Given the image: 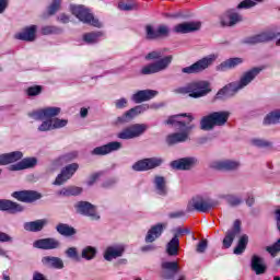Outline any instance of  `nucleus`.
<instances>
[{"mask_svg": "<svg viewBox=\"0 0 280 280\" xmlns=\"http://www.w3.org/2000/svg\"><path fill=\"white\" fill-rule=\"evenodd\" d=\"M194 121V116L191 114H178L171 116L166 124L168 126H174V128H179L183 130L180 132L171 133L166 137V143L168 145H175V143H185L189 140V135L194 130V125L190 122Z\"/></svg>", "mask_w": 280, "mask_h": 280, "instance_id": "obj_1", "label": "nucleus"}, {"mask_svg": "<svg viewBox=\"0 0 280 280\" xmlns=\"http://www.w3.org/2000/svg\"><path fill=\"white\" fill-rule=\"evenodd\" d=\"M260 71L261 69L259 68H253L252 70L245 72L238 82L230 83L229 85H225L223 89L219 90L215 95V100H226V97H231V95H234V93H237V91H242V89L248 86V84L254 81L257 75H259Z\"/></svg>", "mask_w": 280, "mask_h": 280, "instance_id": "obj_2", "label": "nucleus"}, {"mask_svg": "<svg viewBox=\"0 0 280 280\" xmlns=\"http://www.w3.org/2000/svg\"><path fill=\"white\" fill-rule=\"evenodd\" d=\"M175 93H179L180 95H189V97H194V100H198L200 97H205L211 93V83L209 81H192L185 86H180L175 89Z\"/></svg>", "mask_w": 280, "mask_h": 280, "instance_id": "obj_3", "label": "nucleus"}, {"mask_svg": "<svg viewBox=\"0 0 280 280\" xmlns=\"http://www.w3.org/2000/svg\"><path fill=\"white\" fill-rule=\"evenodd\" d=\"M57 115H60V107H46L44 109L32 112L30 117L36 121H43L38 127V130L39 132H47L49 130H54L51 117H57ZM44 119L46 120L44 121Z\"/></svg>", "mask_w": 280, "mask_h": 280, "instance_id": "obj_4", "label": "nucleus"}, {"mask_svg": "<svg viewBox=\"0 0 280 280\" xmlns=\"http://www.w3.org/2000/svg\"><path fill=\"white\" fill-rule=\"evenodd\" d=\"M231 113L229 112H213L201 118V130H213L215 126H224L229 121Z\"/></svg>", "mask_w": 280, "mask_h": 280, "instance_id": "obj_5", "label": "nucleus"}, {"mask_svg": "<svg viewBox=\"0 0 280 280\" xmlns=\"http://www.w3.org/2000/svg\"><path fill=\"white\" fill-rule=\"evenodd\" d=\"M215 60H218V56L208 55L207 57L199 59L197 62L183 68L182 73H186L188 75H191L194 73H202V71L209 69V67H211V65H213Z\"/></svg>", "mask_w": 280, "mask_h": 280, "instance_id": "obj_6", "label": "nucleus"}, {"mask_svg": "<svg viewBox=\"0 0 280 280\" xmlns=\"http://www.w3.org/2000/svg\"><path fill=\"white\" fill-rule=\"evenodd\" d=\"M71 12L82 23H88L89 25H93V27H102V22L95 19L86 8L82 5H72Z\"/></svg>", "mask_w": 280, "mask_h": 280, "instance_id": "obj_7", "label": "nucleus"}, {"mask_svg": "<svg viewBox=\"0 0 280 280\" xmlns=\"http://www.w3.org/2000/svg\"><path fill=\"white\" fill-rule=\"evenodd\" d=\"M218 201H213L209 198L205 197H195L188 203V209H195V211H199L200 213H207V211H211V209H215Z\"/></svg>", "mask_w": 280, "mask_h": 280, "instance_id": "obj_8", "label": "nucleus"}, {"mask_svg": "<svg viewBox=\"0 0 280 280\" xmlns=\"http://www.w3.org/2000/svg\"><path fill=\"white\" fill-rule=\"evenodd\" d=\"M173 57L172 56H166L153 63H149L144 66L141 69V73L143 75H152V73H161V71H165L170 65H172Z\"/></svg>", "mask_w": 280, "mask_h": 280, "instance_id": "obj_9", "label": "nucleus"}, {"mask_svg": "<svg viewBox=\"0 0 280 280\" xmlns=\"http://www.w3.org/2000/svg\"><path fill=\"white\" fill-rule=\"evenodd\" d=\"M148 130V125L145 124H135L127 128H125L122 131L117 133L118 139H137V137H141Z\"/></svg>", "mask_w": 280, "mask_h": 280, "instance_id": "obj_10", "label": "nucleus"}, {"mask_svg": "<svg viewBox=\"0 0 280 280\" xmlns=\"http://www.w3.org/2000/svg\"><path fill=\"white\" fill-rule=\"evenodd\" d=\"M162 164H163V159L150 158V159H144L136 162L132 165V170H135V172H148V170H154V167H159Z\"/></svg>", "mask_w": 280, "mask_h": 280, "instance_id": "obj_11", "label": "nucleus"}, {"mask_svg": "<svg viewBox=\"0 0 280 280\" xmlns=\"http://www.w3.org/2000/svg\"><path fill=\"white\" fill-rule=\"evenodd\" d=\"M279 36V34L272 30H268L265 32H261L257 35H253L250 37H247L245 39V43H247V45H257L259 43H269V40H275V38H277Z\"/></svg>", "mask_w": 280, "mask_h": 280, "instance_id": "obj_12", "label": "nucleus"}, {"mask_svg": "<svg viewBox=\"0 0 280 280\" xmlns=\"http://www.w3.org/2000/svg\"><path fill=\"white\" fill-rule=\"evenodd\" d=\"M244 18L242 14L237 13L235 10H229L221 16V25L223 27H233V25H237V23H242Z\"/></svg>", "mask_w": 280, "mask_h": 280, "instance_id": "obj_13", "label": "nucleus"}, {"mask_svg": "<svg viewBox=\"0 0 280 280\" xmlns=\"http://www.w3.org/2000/svg\"><path fill=\"white\" fill-rule=\"evenodd\" d=\"M78 213L82 215H89L92 220H100V215L95 210V207L86 201H80L75 205Z\"/></svg>", "mask_w": 280, "mask_h": 280, "instance_id": "obj_14", "label": "nucleus"}, {"mask_svg": "<svg viewBox=\"0 0 280 280\" xmlns=\"http://www.w3.org/2000/svg\"><path fill=\"white\" fill-rule=\"evenodd\" d=\"M80 166L77 163L70 164L66 166L61 173L57 176L56 180L54 182V185H62L63 183H67L71 176L78 172V168Z\"/></svg>", "mask_w": 280, "mask_h": 280, "instance_id": "obj_15", "label": "nucleus"}, {"mask_svg": "<svg viewBox=\"0 0 280 280\" xmlns=\"http://www.w3.org/2000/svg\"><path fill=\"white\" fill-rule=\"evenodd\" d=\"M145 34L149 40H153L154 38H161L163 36H167L170 34V28L165 25H160L156 28L152 25L145 26Z\"/></svg>", "mask_w": 280, "mask_h": 280, "instance_id": "obj_16", "label": "nucleus"}, {"mask_svg": "<svg viewBox=\"0 0 280 280\" xmlns=\"http://www.w3.org/2000/svg\"><path fill=\"white\" fill-rule=\"evenodd\" d=\"M12 197L21 202H34L35 200H40L42 196L34 190H22L12 194Z\"/></svg>", "mask_w": 280, "mask_h": 280, "instance_id": "obj_17", "label": "nucleus"}, {"mask_svg": "<svg viewBox=\"0 0 280 280\" xmlns=\"http://www.w3.org/2000/svg\"><path fill=\"white\" fill-rule=\"evenodd\" d=\"M150 108L149 105H138L131 109H129L126 114L122 116L118 117L119 124H126L128 121H131V119H135L137 115H141V113H145Z\"/></svg>", "mask_w": 280, "mask_h": 280, "instance_id": "obj_18", "label": "nucleus"}, {"mask_svg": "<svg viewBox=\"0 0 280 280\" xmlns=\"http://www.w3.org/2000/svg\"><path fill=\"white\" fill-rule=\"evenodd\" d=\"M117 150H121V142L114 141L102 147H96L92 151V154L104 156L106 154H110V152H117Z\"/></svg>", "mask_w": 280, "mask_h": 280, "instance_id": "obj_19", "label": "nucleus"}, {"mask_svg": "<svg viewBox=\"0 0 280 280\" xmlns=\"http://www.w3.org/2000/svg\"><path fill=\"white\" fill-rule=\"evenodd\" d=\"M200 22H184L174 26L176 34H189L191 32H198L200 30Z\"/></svg>", "mask_w": 280, "mask_h": 280, "instance_id": "obj_20", "label": "nucleus"}, {"mask_svg": "<svg viewBox=\"0 0 280 280\" xmlns=\"http://www.w3.org/2000/svg\"><path fill=\"white\" fill-rule=\"evenodd\" d=\"M159 95V92L154 90H141L131 96L132 102L141 104V102H148Z\"/></svg>", "mask_w": 280, "mask_h": 280, "instance_id": "obj_21", "label": "nucleus"}, {"mask_svg": "<svg viewBox=\"0 0 280 280\" xmlns=\"http://www.w3.org/2000/svg\"><path fill=\"white\" fill-rule=\"evenodd\" d=\"M196 163H198L196 158H184L173 161L171 167H173V170H191Z\"/></svg>", "mask_w": 280, "mask_h": 280, "instance_id": "obj_22", "label": "nucleus"}, {"mask_svg": "<svg viewBox=\"0 0 280 280\" xmlns=\"http://www.w3.org/2000/svg\"><path fill=\"white\" fill-rule=\"evenodd\" d=\"M33 246L44 250H54V248H58V246H60V242L56 241V238H42L35 241Z\"/></svg>", "mask_w": 280, "mask_h": 280, "instance_id": "obj_23", "label": "nucleus"}, {"mask_svg": "<svg viewBox=\"0 0 280 280\" xmlns=\"http://www.w3.org/2000/svg\"><path fill=\"white\" fill-rule=\"evenodd\" d=\"M36 25H31L24 28L21 33H18L15 38H18V40H27L28 43H32V40H36Z\"/></svg>", "mask_w": 280, "mask_h": 280, "instance_id": "obj_24", "label": "nucleus"}, {"mask_svg": "<svg viewBox=\"0 0 280 280\" xmlns=\"http://www.w3.org/2000/svg\"><path fill=\"white\" fill-rule=\"evenodd\" d=\"M211 167H213V170H237V167H240V162L233 160L214 161L212 162Z\"/></svg>", "mask_w": 280, "mask_h": 280, "instance_id": "obj_25", "label": "nucleus"}, {"mask_svg": "<svg viewBox=\"0 0 280 280\" xmlns=\"http://www.w3.org/2000/svg\"><path fill=\"white\" fill-rule=\"evenodd\" d=\"M124 255V247L121 245L107 247L104 254V259L106 261H113V259H117V257H121Z\"/></svg>", "mask_w": 280, "mask_h": 280, "instance_id": "obj_26", "label": "nucleus"}, {"mask_svg": "<svg viewBox=\"0 0 280 280\" xmlns=\"http://www.w3.org/2000/svg\"><path fill=\"white\" fill-rule=\"evenodd\" d=\"M23 159L21 151H14L11 153H4L0 155V165H10V163H16Z\"/></svg>", "mask_w": 280, "mask_h": 280, "instance_id": "obj_27", "label": "nucleus"}, {"mask_svg": "<svg viewBox=\"0 0 280 280\" xmlns=\"http://www.w3.org/2000/svg\"><path fill=\"white\" fill-rule=\"evenodd\" d=\"M165 226H167V225L163 224V223H159V224L152 226L145 236V242L152 243L155 240H159V237H161V235L163 233V229H165Z\"/></svg>", "mask_w": 280, "mask_h": 280, "instance_id": "obj_28", "label": "nucleus"}, {"mask_svg": "<svg viewBox=\"0 0 280 280\" xmlns=\"http://www.w3.org/2000/svg\"><path fill=\"white\" fill-rule=\"evenodd\" d=\"M0 211H9V213H20V211H23V207L11 200L1 199Z\"/></svg>", "mask_w": 280, "mask_h": 280, "instance_id": "obj_29", "label": "nucleus"}, {"mask_svg": "<svg viewBox=\"0 0 280 280\" xmlns=\"http://www.w3.org/2000/svg\"><path fill=\"white\" fill-rule=\"evenodd\" d=\"M37 163L36 158H26L19 162L18 164H13L10 166L12 172H19L21 170H28V167H34Z\"/></svg>", "mask_w": 280, "mask_h": 280, "instance_id": "obj_30", "label": "nucleus"}, {"mask_svg": "<svg viewBox=\"0 0 280 280\" xmlns=\"http://www.w3.org/2000/svg\"><path fill=\"white\" fill-rule=\"evenodd\" d=\"M252 270H254L256 275H264V272H266V264L264 262V258L259 256H253Z\"/></svg>", "mask_w": 280, "mask_h": 280, "instance_id": "obj_31", "label": "nucleus"}, {"mask_svg": "<svg viewBox=\"0 0 280 280\" xmlns=\"http://www.w3.org/2000/svg\"><path fill=\"white\" fill-rule=\"evenodd\" d=\"M244 62V59L242 58H230L225 61H223L219 67V71H229V69H235V67H238V65H242Z\"/></svg>", "mask_w": 280, "mask_h": 280, "instance_id": "obj_32", "label": "nucleus"}, {"mask_svg": "<svg viewBox=\"0 0 280 280\" xmlns=\"http://www.w3.org/2000/svg\"><path fill=\"white\" fill-rule=\"evenodd\" d=\"M47 224V220L42 219L37 221L26 222L24 223L25 231H31L33 233H36L38 231H43V228Z\"/></svg>", "mask_w": 280, "mask_h": 280, "instance_id": "obj_33", "label": "nucleus"}, {"mask_svg": "<svg viewBox=\"0 0 280 280\" xmlns=\"http://www.w3.org/2000/svg\"><path fill=\"white\" fill-rule=\"evenodd\" d=\"M42 261H43L44 266H47L48 268L61 269L65 267L62 259H60L58 257L46 256L42 259Z\"/></svg>", "mask_w": 280, "mask_h": 280, "instance_id": "obj_34", "label": "nucleus"}, {"mask_svg": "<svg viewBox=\"0 0 280 280\" xmlns=\"http://www.w3.org/2000/svg\"><path fill=\"white\" fill-rule=\"evenodd\" d=\"M180 247V241L177 237H173L166 245V253L171 257L178 255V248Z\"/></svg>", "mask_w": 280, "mask_h": 280, "instance_id": "obj_35", "label": "nucleus"}, {"mask_svg": "<svg viewBox=\"0 0 280 280\" xmlns=\"http://www.w3.org/2000/svg\"><path fill=\"white\" fill-rule=\"evenodd\" d=\"M155 191L159 196L167 195V185L165 184V177L156 176L154 178Z\"/></svg>", "mask_w": 280, "mask_h": 280, "instance_id": "obj_36", "label": "nucleus"}, {"mask_svg": "<svg viewBox=\"0 0 280 280\" xmlns=\"http://www.w3.org/2000/svg\"><path fill=\"white\" fill-rule=\"evenodd\" d=\"M103 36L104 33L102 32L86 33L83 35V40L86 45H95V43H100V40H102Z\"/></svg>", "mask_w": 280, "mask_h": 280, "instance_id": "obj_37", "label": "nucleus"}, {"mask_svg": "<svg viewBox=\"0 0 280 280\" xmlns=\"http://www.w3.org/2000/svg\"><path fill=\"white\" fill-rule=\"evenodd\" d=\"M280 121V109L269 113L265 119V126H270V124H279Z\"/></svg>", "mask_w": 280, "mask_h": 280, "instance_id": "obj_38", "label": "nucleus"}, {"mask_svg": "<svg viewBox=\"0 0 280 280\" xmlns=\"http://www.w3.org/2000/svg\"><path fill=\"white\" fill-rule=\"evenodd\" d=\"M57 231L58 233H60V235H65L66 237H71V235H75V229L65 223L57 225Z\"/></svg>", "mask_w": 280, "mask_h": 280, "instance_id": "obj_39", "label": "nucleus"}, {"mask_svg": "<svg viewBox=\"0 0 280 280\" xmlns=\"http://www.w3.org/2000/svg\"><path fill=\"white\" fill-rule=\"evenodd\" d=\"M246 246H248V236L243 235V236H241L238 244H237L236 248L234 249V255H242V253H244V250H246Z\"/></svg>", "mask_w": 280, "mask_h": 280, "instance_id": "obj_40", "label": "nucleus"}, {"mask_svg": "<svg viewBox=\"0 0 280 280\" xmlns=\"http://www.w3.org/2000/svg\"><path fill=\"white\" fill-rule=\"evenodd\" d=\"M264 0H243L237 4V10H250V8H255L257 3H262Z\"/></svg>", "mask_w": 280, "mask_h": 280, "instance_id": "obj_41", "label": "nucleus"}, {"mask_svg": "<svg viewBox=\"0 0 280 280\" xmlns=\"http://www.w3.org/2000/svg\"><path fill=\"white\" fill-rule=\"evenodd\" d=\"M80 194H82V188L75 186L63 188L59 191L60 196H80Z\"/></svg>", "mask_w": 280, "mask_h": 280, "instance_id": "obj_42", "label": "nucleus"}, {"mask_svg": "<svg viewBox=\"0 0 280 280\" xmlns=\"http://www.w3.org/2000/svg\"><path fill=\"white\" fill-rule=\"evenodd\" d=\"M118 8L119 10H125V11L135 10L137 8V4L132 0H121L118 3Z\"/></svg>", "mask_w": 280, "mask_h": 280, "instance_id": "obj_43", "label": "nucleus"}, {"mask_svg": "<svg viewBox=\"0 0 280 280\" xmlns=\"http://www.w3.org/2000/svg\"><path fill=\"white\" fill-rule=\"evenodd\" d=\"M96 253L97 250L95 249V247L88 246L82 250V257L83 259L91 260L93 259V257H95Z\"/></svg>", "mask_w": 280, "mask_h": 280, "instance_id": "obj_44", "label": "nucleus"}, {"mask_svg": "<svg viewBox=\"0 0 280 280\" xmlns=\"http://www.w3.org/2000/svg\"><path fill=\"white\" fill-rule=\"evenodd\" d=\"M50 124L52 126V130H56L58 128H65L69 121L67 119H59V118H50Z\"/></svg>", "mask_w": 280, "mask_h": 280, "instance_id": "obj_45", "label": "nucleus"}, {"mask_svg": "<svg viewBox=\"0 0 280 280\" xmlns=\"http://www.w3.org/2000/svg\"><path fill=\"white\" fill-rule=\"evenodd\" d=\"M233 240H235V232L228 231L225 237L223 238V248H231Z\"/></svg>", "mask_w": 280, "mask_h": 280, "instance_id": "obj_46", "label": "nucleus"}, {"mask_svg": "<svg viewBox=\"0 0 280 280\" xmlns=\"http://www.w3.org/2000/svg\"><path fill=\"white\" fill-rule=\"evenodd\" d=\"M162 268H164V270H170L173 275H176V272H178V262L166 261L162 264Z\"/></svg>", "mask_w": 280, "mask_h": 280, "instance_id": "obj_47", "label": "nucleus"}, {"mask_svg": "<svg viewBox=\"0 0 280 280\" xmlns=\"http://www.w3.org/2000/svg\"><path fill=\"white\" fill-rule=\"evenodd\" d=\"M224 198H225V200H228V202H229V205H231V207H237L238 205H242V198H240L238 196L228 195Z\"/></svg>", "mask_w": 280, "mask_h": 280, "instance_id": "obj_48", "label": "nucleus"}, {"mask_svg": "<svg viewBox=\"0 0 280 280\" xmlns=\"http://www.w3.org/2000/svg\"><path fill=\"white\" fill-rule=\"evenodd\" d=\"M250 143L252 145H255V148H268V145H270V142L259 138L252 139Z\"/></svg>", "mask_w": 280, "mask_h": 280, "instance_id": "obj_49", "label": "nucleus"}, {"mask_svg": "<svg viewBox=\"0 0 280 280\" xmlns=\"http://www.w3.org/2000/svg\"><path fill=\"white\" fill-rule=\"evenodd\" d=\"M62 0H54L51 4L48 7L49 14H56L60 10V3Z\"/></svg>", "mask_w": 280, "mask_h": 280, "instance_id": "obj_50", "label": "nucleus"}, {"mask_svg": "<svg viewBox=\"0 0 280 280\" xmlns=\"http://www.w3.org/2000/svg\"><path fill=\"white\" fill-rule=\"evenodd\" d=\"M267 253L271 254V257H277V253H280V240L275 245L267 247Z\"/></svg>", "mask_w": 280, "mask_h": 280, "instance_id": "obj_51", "label": "nucleus"}, {"mask_svg": "<svg viewBox=\"0 0 280 280\" xmlns=\"http://www.w3.org/2000/svg\"><path fill=\"white\" fill-rule=\"evenodd\" d=\"M163 58V51L161 50H154L152 52H149L145 57L147 60H159Z\"/></svg>", "mask_w": 280, "mask_h": 280, "instance_id": "obj_52", "label": "nucleus"}, {"mask_svg": "<svg viewBox=\"0 0 280 280\" xmlns=\"http://www.w3.org/2000/svg\"><path fill=\"white\" fill-rule=\"evenodd\" d=\"M40 91H42V88L39 85L32 86L27 89V95H31V96L38 95Z\"/></svg>", "mask_w": 280, "mask_h": 280, "instance_id": "obj_53", "label": "nucleus"}, {"mask_svg": "<svg viewBox=\"0 0 280 280\" xmlns=\"http://www.w3.org/2000/svg\"><path fill=\"white\" fill-rule=\"evenodd\" d=\"M67 256L71 259H78V250L74 247H70L66 252Z\"/></svg>", "mask_w": 280, "mask_h": 280, "instance_id": "obj_54", "label": "nucleus"}, {"mask_svg": "<svg viewBox=\"0 0 280 280\" xmlns=\"http://www.w3.org/2000/svg\"><path fill=\"white\" fill-rule=\"evenodd\" d=\"M116 108H126L128 106V100L120 98L115 102Z\"/></svg>", "mask_w": 280, "mask_h": 280, "instance_id": "obj_55", "label": "nucleus"}, {"mask_svg": "<svg viewBox=\"0 0 280 280\" xmlns=\"http://www.w3.org/2000/svg\"><path fill=\"white\" fill-rule=\"evenodd\" d=\"M188 233H189V229H180V228H178V229L175 230L174 237H177V240H178V237H180V235H188Z\"/></svg>", "mask_w": 280, "mask_h": 280, "instance_id": "obj_56", "label": "nucleus"}, {"mask_svg": "<svg viewBox=\"0 0 280 280\" xmlns=\"http://www.w3.org/2000/svg\"><path fill=\"white\" fill-rule=\"evenodd\" d=\"M240 226H242V223L240 220H236L233 225V230L228 231L229 233H234V235H238L240 233Z\"/></svg>", "mask_w": 280, "mask_h": 280, "instance_id": "obj_57", "label": "nucleus"}, {"mask_svg": "<svg viewBox=\"0 0 280 280\" xmlns=\"http://www.w3.org/2000/svg\"><path fill=\"white\" fill-rule=\"evenodd\" d=\"M0 242H12V236L8 235L5 232L0 231Z\"/></svg>", "mask_w": 280, "mask_h": 280, "instance_id": "obj_58", "label": "nucleus"}, {"mask_svg": "<svg viewBox=\"0 0 280 280\" xmlns=\"http://www.w3.org/2000/svg\"><path fill=\"white\" fill-rule=\"evenodd\" d=\"M207 250V241H201L197 245V253H205Z\"/></svg>", "mask_w": 280, "mask_h": 280, "instance_id": "obj_59", "label": "nucleus"}, {"mask_svg": "<svg viewBox=\"0 0 280 280\" xmlns=\"http://www.w3.org/2000/svg\"><path fill=\"white\" fill-rule=\"evenodd\" d=\"M100 178V174L95 173L93 175L90 176L89 180H88V185H95V182Z\"/></svg>", "mask_w": 280, "mask_h": 280, "instance_id": "obj_60", "label": "nucleus"}, {"mask_svg": "<svg viewBox=\"0 0 280 280\" xmlns=\"http://www.w3.org/2000/svg\"><path fill=\"white\" fill-rule=\"evenodd\" d=\"M185 215V212L183 211H177V212H172L168 214V218H183Z\"/></svg>", "mask_w": 280, "mask_h": 280, "instance_id": "obj_61", "label": "nucleus"}, {"mask_svg": "<svg viewBox=\"0 0 280 280\" xmlns=\"http://www.w3.org/2000/svg\"><path fill=\"white\" fill-rule=\"evenodd\" d=\"M42 33L47 35V34H54V27L51 26H45L44 28H42Z\"/></svg>", "mask_w": 280, "mask_h": 280, "instance_id": "obj_62", "label": "nucleus"}, {"mask_svg": "<svg viewBox=\"0 0 280 280\" xmlns=\"http://www.w3.org/2000/svg\"><path fill=\"white\" fill-rule=\"evenodd\" d=\"M8 8V0H0V14Z\"/></svg>", "mask_w": 280, "mask_h": 280, "instance_id": "obj_63", "label": "nucleus"}, {"mask_svg": "<svg viewBox=\"0 0 280 280\" xmlns=\"http://www.w3.org/2000/svg\"><path fill=\"white\" fill-rule=\"evenodd\" d=\"M59 21L61 23H69V18L66 14L59 15Z\"/></svg>", "mask_w": 280, "mask_h": 280, "instance_id": "obj_64", "label": "nucleus"}]
</instances>
